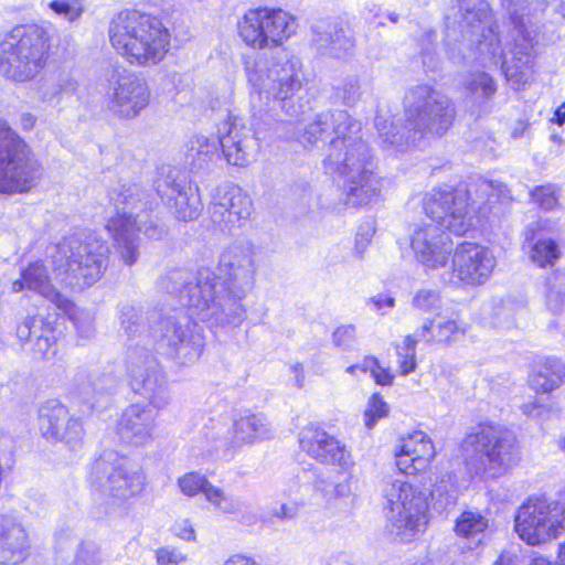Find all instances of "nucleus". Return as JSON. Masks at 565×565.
Listing matches in <instances>:
<instances>
[{"label": "nucleus", "mask_w": 565, "mask_h": 565, "mask_svg": "<svg viewBox=\"0 0 565 565\" xmlns=\"http://www.w3.org/2000/svg\"><path fill=\"white\" fill-rule=\"evenodd\" d=\"M49 7L55 14L70 22L77 20L84 12L83 0H53Z\"/></svg>", "instance_id": "603ef678"}, {"label": "nucleus", "mask_w": 565, "mask_h": 565, "mask_svg": "<svg viewBox=\"0 0 565 565\" xmlns=\"http://www.w3.org/2000/svg\"><path fill=\"white\" fill-rule=\"evenodd\" d=\"M311 44L324 57L344 60L353 55L355 41L341 21L319 20L311 25Z\"/></svg>", "instance_id": "a878e982"}, {"label": "nucleus", "mask_w": 565, "mask_h": 565, "mask_svg": "<svg viewBox=\"0 0 565 565\" xmlns=\"http://www.w3.org/2000/svg\"><path fill=\"white\" fill-rule=\"evenodd\" d=\"M29 537L22 523L12 515H0V564L17 565L28 555Z\"/></svg>", "instance_id": "c85d7f7f"}, {"label": "nucleus", "mask_w": 565, "mask_h": 565, "mask_svg": "<svg viewBox=\"0 0 565 565\" xmlns=\"http://www.w3.org/2000/svg\"><path fill=\"white\" fill-rule=\"evenodd\" d=\"M435 455L433 441L424 431L415 430L402 438L396 452V467L402 476L387 479L383 487L390 509L387 529L395 541L408 543L424 533L428 524V498L438 513L456 503L457 489L450 473L436 478L429 487L419 488L415 483L417 478L419 482L424 480Z\"/></svg>", "instance_id": "f03ea898"}, {"label": "nucleus", "mask_w": 565, "mask_h": 565, "mask_svg": "<svg viewBox=\"0 0 565 565\" xmlns=\"http://www.w3.org/2000/svg\"><path fill=\"white\" fill-rule=\"evenodd\" d=\"M520 309H522V306L518 305V307H514L513 302L510 299L500 300L499 305L495 306L494 311L495 323L504 328H510L511 326L514 324L515 315Z\"/></svg>", "instance_id": "5fc2aeb1"}, {"label": "nucleus", "mask_w": 565, "mask_h": 565, "mask_svg": "<svg viewBox=\"0 0 565 565\" xmlns=\"http://www.w3.org/2000/svg\"><path fill=\"white\" fill-rule=\"evenodd\" d=\"M356 340V329L353 324H343L338 327L333 334L332 341L335 347L343 350H351Z\"/></svg>", "instance_id": "13d9d810"}, {"label": "nucleus", "mask_w": 565, "mask_h": 565, "mask_svg": "<svg viewBox=\"0 0 565 565\" xmlns=\"http://www.w3.org/2000/svg\"><path fill=\"white\" fill-rule=\"evenodd\" d=\"M17 338L24 348L30 345L34 356L51 359L56 353V333L42 316L26 317L17 327Z\"/></svg>", "instance_id": "cd10ccee"}, {"label": "nucleus", "mask_w": 565, "mask_h": 565, "mask_svg": "<svg viewBox=\"0 0 565 565\" xmlns=\"http://www.w3.org/2000/svg\"><path fill=\"white\" fill-rule=\"evenodd\" d=\"M228 434L231 435V445L234 447L254 444L269 437L267 426H233Z\"/></svg>", "instance_id": "c03bdc74"}, {"label": "nucleus", "mask_w": 565, "mask_h": 565, "mask_svg": "<svg viewBox=\"0 0 565 565\" xmlns=\"http://www.w3.org/2000/svg\"><path fill=\"white\" fill-rule=\"evenodd\" d=\"M489 526L488 519L480 512L463 511L455 523V531L463 537L482 534Z\"/></svg>", "instance_id": "58836bf2"}, {"label": "nucleus", "mask_w": 565, "mask_h": 565, "mask_svg": "<svg viewBox=\"0 0 565 565\" xmlns=\"http://www.w3.org/2000/svg\"><path fill=\"white\" fill-rule=\"evenodd\" d=\"M75 545V535L73 532L68 529L61 530L55 534V558H54V565H74V563H68L66 556L68 552L73 550V546Z\"/></svg>", "instance_id": "3c124183"}, {"label": "nucleus", "mask_w": 565, "mask_h": 565, "mask_svg": "<svg viewBox=\"0 0 565 565\" xmlns=\"http://www.w3.org/2000/svg\"><path fill=\"white\" fill-rule=\"evenodd\" d=\"M437 33L434 30H427L419 40L420 57L423 66L427 72H435L439 67L440 58L436 52Z\"/></svg>", "instance_id": "37998d69"}, {"label": "nucleus", "mask_w": 565, "mask_h": 565, "mask_svg": "<svg viewBox=\"0 0 565 565\" xmlns=\"http://www.w3.org/2000/svg\"><path fill=\"white\" fill-rule=\"evenodd\" d=\"M404 340L415 348L418 343L422 342L426 344L435 343L433 321L427 319L419 328L414 331V333L406 335Z\"/></svg>", "instance_id": "bf43d9fd"}, {"label": "nucleus", "mask_w": 565, "mask_h": 565, "mask_svg": "<svg viewBox=\"0 0 565 565\" xmlns=\"http://www.w3.org/2000/svg\"><path fill=\"white\" fill-rule=\"evenodd\" d=\"M108 435L115 444L124 446H145L152 440L149 426H110Z\"/></svg>", "instance_id": "e433bc0d"}, {"label": "nucleus", "mask_w": 565, "mask_h": 565, "mask_svg": "<svg viewBox=\"0 0 565 565\" xmlns=\"http://www.w3.org/2000/svg\"><path fill=\"white\" fill-rule=\"evenodd\" d=\"M40 177L41 166L26 143L0 119V192H28Z\"/></svg>", "instance_id": "dca6fc26"}, {"label": "nucleus", "mask_w": 565, "mask_h": 565, "mask_svg": "<svg viewBox=\"0 0 565 565\" xmlns=\"http://www.w3.org/2000/svg\"><path fill=\"white\" fill-rule=\"evenodd\" d=\"M497 265L493 253L486 246L462 242L454 249L451 270L443 277L452 285L478 286L484 284Z\"/></svg>", "instance_id": "4be33fe9"}, {"label": "nucleus", "mask_w": 565, "mask_h": 565, "mask_svg": "<svg viewBox=\"0 0 565 565\" xmlns=\"http://www.w3.org/2000/svg\"><path fill=\"white\" fill-rule=\"evenodd\" d=\"M108 253V245L95 233H77L56 245L52 264L65 285L81 291L100 278Z\"/></svg>", "instance_id": "9b49d317"}, {"label": "nucleus", "mask_w": 565, "mask_h": 565, "mask_svg": "<svg viewBox=\"0 0 565 565\" xmlns=\"http://www.w3.org/2000/svg\"><path fill=\"white\" fill-rule=\"evenodd\" d=\"M531 196L545 211L553 210L557 204V198L552 186H539L531 192Z\"/></svg>", "instance_id": "680f3d73"}, {"label": "nucleus", "mask_w": 565, "mask_h": 565, "mask_svg": "<svg viewBox=\"0 0 565 565\" xmlns=\"http://www.w3.org/2000/svg\"><path fill=\"white\" fill-rule=\"evenodd\" d=\"M411 247L426 271L446 268L454 253L449 234L434 223H424L414 231Z\"/></svg>", "instance_id": "393cba45"}, {"label": "nucleus", "mask_w": 565, "mask_h": 565, "mask_svg": "<svg viewBox=\"0 0 565 565\" xmlns=\"http://www.w3.org/2000/svg\"><path fill=\"white\" fill-rule=\"evenodd\" d=\"M388 412L387 404L383 401V398L379 394H374L367 404L365 409V417L367 418L366 424H372L379 419H382L386 416Z\"/></svg>", "instance_id": "e2e57ef3"}, {"label": "nucleus", "mask_w": 565, "mask_h": 565, "mask_svg": "<svg viewBox=\"0 0 565 565\" xmlns=\"http://www.w3.org/2000/svg\"><path fill=\"white\" fill-rule=\"evenodd\" d=\"M411 305L423 315L438 316L443 308V300L437 290L423 288L414 294Z\"/></svg>", "instance_id": "79ce46f5"}, {"label": "nucleus", "mask_w": 565, "mask_h": 565, "mask_svg": "<svg viewBox=\"0 0 565 565\" xmlns=\"http://www.w3.org/2000/svg\"><path fill=\"white\" fill-rule=\"evenodd\" d=\"M361 130V122L348 111L329 109L318 114L297 137L305 147H319L329 140L323 168L342 179L340 200L349 207L366 205L381 193V180Z\"/></svg>", "instance_id": "7ed1b4c3"}, {"label": "nucleus", "mask_w": 565, "mask_h": 565, "mask_svg": "<svg viewBox=\"0 0 565 565\" xmlns=\"http://www.w3.org/2000/svg\"><path fill=\"white\" fill-rule=\"evenodd\" d=\"M298 439L300 448L310 457L323 463L347 465L344 446L320 426H303Z\"/></svg>", "instance_id": "bb28decb"}, {"label": "nucleus", "mask_w": 565, "mask_h": 565, "mask_svg": "<svg viewBox=\"0 0 565 565\" xmlns=\"http://www.w3.org/2000/svg\"><path fill=\"white\" fill-rule=\"evenodd\" d=\"M448 32L456 29L462 38L476 43L469 54L462 55L465 62H476L483 67L502 68L504 54L499 40L498 24L491 21V10L484 0H454L450 12L446 14Z\"/></svg>", "instance_id": "9d476101"}, {"label": "nucleus", "mask_w": 565, "mask_h": 565, "mask_svg": "<svg viewBox=\"0 0 565 565\" xmlns=\"http://www.w3.org/2000/svg\"><path fill=\"white\" fill-rule=\"evenodd\" d=\"M256 249L248 241L234 242L220 256L218 274L209 267L196 273L171 269L158 280V287L189 307L196 319L211 328L237 327L245 318L242 300L255 284Z\"/></svg>", "instance_id": "f257e3e1"}, {"label": "nucleus", "mask_w": 565, "mask_h": 565, "mask_svg": "<svg viewBox=\"0 0 565 565\" xmlns=\"http://www.w3.org/2000/svg\"><path fill=\"white\" fill-rule=\"evenodd\" d=\"M565 382V364L561 359L546 356L536 360L529 374V385L537 394H548Z\"/></svg>", "instance_id": "2f4dec72"}, {"label": "nucleus", "mask_w": 565, "mask_h": 565, "mask_svg": "<svg viewBox=\"0 0 565 565\" xmlns=\"http://www.w3.org/2000/svg\"><path fill=\"white\" fill-rule=\"evenodd\" d=\"M38 413L39 420L46 424H58L60 422L71 420L68 408L56 398H51L42 403Z\"/></svg>", "instance_id": "49530a36"}, {"label": "nucleus", "mask_w": 565, "mask_h": 565, "mask_svg": "<svg viewBox=\"0 0 565 565\" xmlns=\"http://www.w3.org/2000/svg\"><path fill=\"white\" fill-rule=\"evenodd\" d=\"M156 561L159 565H180L186 561V555L179 548L163 546L156 551Z\"/></svg>", "instance_id": "052dcab7"}, {"label": "nucleus", "mask_w": 565, "mask_h": 565, "mask_svg": "<svg viewBox=\"0 0 565 565\" xmlns=\"http://www.w3.org/2000/svg\"><path fill=\"white\" fill-rule=\"evenodd\" d=\"M109 201L116 215L106 224L122 263L132 266L139 257L138 233L150 239H162L167 227L150 212L157 205L139 184H121L109 192Z\"/></svg>", "instance_id": "423d86ee"}, {"label": "nucleus", "mask_w": 565, "mask_h": 565, "mask_svg": "<svg viewBox=\"0 0 565 565\" xmlns=\"http://www.w3.org/2000/svg\"><path fill=\"white\" fill-rule=\"evenodd\" d=\"M50 35L39 24L15 25L0 43V72L23 82L44 68L49 58Z\"/></svg>", "instance_id": "4468645a"}, {"label": "nucleus", "mask_w": 565, "mask_h": 565, "mask_svg": "<svg viewBox=\"0 0 565 565\" xmlns=\"http://www.w3.org/2000/svg\"><path fill=\"white\" fill-rule=\"evenodd\" d=\"M174 308L166 313L141 309L125 303L119 310V322L129 338L148 337L156 350L180 366L199 361L205 342L202 328L194 322L195 315L189 307Z\"/></svg>", "instance_id": "39448f33"}, {"label": "nucleus", "mask_w": 565, "mask_h": 565, "mask_svg": "<svg viewBox=\"0 0 565 565\" xmlns=\"http://www.w3.org/2000/svg\"><path fill=\"white\" fill-rule=\"evenodd\" d=\"M322 475L323 472L312 463H306L298 467L292 477L290 491H296L298 488L300 489L303 487H311L315 490L317 484L322 482Z\"/></svg>", "instance_id": "de8ad7c7"}, {"label": "nucleus", "mask_w": 565, "mask_h": 565, "mask_svg": "<svg viewBox=\"0 0 565 565\" xmlns=\"http://www.w3.org/2000/svg\"><path fill=\"white\" fill-rule=\"evenodd\" d=\"M180 490L182 493L189 497H193L200 492L204 493L207 499V490L210 488H215L212 486L205 476L200 475L198 472H189L184 475L178 481Z\"/></svg>", "instance_id": "09e8293b"}, {"label": "nucleus", "mask_w": 565, "mask_h": 565, "mask_svg": "<svg viewBox=\"0 0 565 565\" xmlns=\"http://www.w3.org/2000/svg\"><path fill=\"white\" fill-rule=\"evenodd\" d=\"M154 190L178 221L196 220L203 210L199 188L180 169L161 168L154 180Z\"/></svg>", "instance_id": "412c9836"}, {"label": "nucleus", "mask_w": 565, "mask_h": 565, "mask_svg": "<svg viewBox=\"0 0 565 565\" xmlns=\"http://www.w3.org/2000/svg\"><path fill=\"white\" fill-rule=\"evenodd\" d=\"M512 24L511 57H504L502 72L513 85H525L532 75L534 64V30L529 18L533 2L527 0H501Z\"/></svg>", "instance_id": "f3484780"}, {"label": "nucleus", "mask_w": 565, "mask_h": 565, "mask_svg": "<svg viewBox=\"0 0 565 565\" xmlns=\"http://www.w3.org/2000/svg\"><path fill=\"white\" fill-rule=\"evenodd\" d=\"M78 83L68 70L55 71L42 79L39 96L42 103L57 108L77 92Z\"/></svg>", "instance_id": "473e14b6"}, {"label": "nucleus", "mask_w": 565, "mask_h": 565, "mask_svg": "<svg viewBox=\"0 0 565 565\" xmlns=\"http://www.w3.org/2000/svg\"><path fill=\"white\" fill-rule=\"evenodd\" d=\"M108 34L115 51L134 66H154L170 49L171 35L161 19L137 10L119 12Z\"/></svg>", "instance_id": "6e6552de"}, {"label": "nucleus", "mask_w": 565, "mask_h": 565, "mask_svg": "<svg viewBox=\"0 0 565 565\" xmlns=\"http://www.w3.org/2000/svg\"><path fill=\"white\" fill-rule=\"evenodd\" d=\"M150 96L146 79L136 73L117 74L109 81L108 108L118 118L138 117L148 107Z\"/></svg>", "instance_id": "5701e85b"}, {"label": "nucleus", "mask_w": 565, "mask_h": 565, "mask_svg": "<svg viewBox=\"0 0 565 565\" xmlns=\"http://www.w3.org/2000/svg\"><path fill=\"white\" fill-rule=\"evenodd\" d=\"M244 68L252 87V99L257 96L260 102L265 99V104L273 99L289 116L302 113L303 105L295 100L303 83L299 58L285 51L270 57L265 53L245 55Z\"/></svg>", "instance_id": "1a4fd4ad"}, {"label": "nucleus", "mask_w": 565, "mask_h": 565, "mask_svg": "<svg viewBox=\"0 0 565 565\" xmlns=\"http://www.w3.org/2000/svg\"><path fill=\"white\" fill-rule=\"evenodd\" d=\"M556 224L550 218L540 217L529 223L524 230V243H533L530 258L539 267L553 266L559 258L561 250L557 243L552 238H539L541 233H552Z\"/></svg>", "instance_id": "c756f323"}, {"label": "nucleus", "mask_w": 565, "mask_h": 565, "mask_svg": "<svg viewBox=\"0 0 565 565\" xmlns=\"http://www.w3.org/2000/svg\"><path fill=\"white\" fill-rule=\"evenodd\" d=\"M259 139L243 119L227 114L226 119L217 126V138L199 136L191 142L189 157L195 169H209L210 163L221 158L220 148L227 163L246 167L256 159Z\"/></svg>", "instance_id": "f8f14e48"}, {"label": "nucleus", "mask_w": 565, "mask_h": 565, "mask_svg": "<svg viewBox=\"0 0 565 565\" xmlns=\"http://www.w3.org/2000/svg\"><path fill=\"white\" fill-rule=\"evenodd\" d=\"M43 438L51 443H64L71 449L81 444L84 429L83 426H42Z\"/></svg>", "instance_id": "4c0bfd02"}, {"label": "nucleus", "mask_w": 565, "mask_h": 565, "mask_svg": "<svg viewBox=\"0 0 565 565\" xmlns=\"http://www.w3.org/2000/svg\"><path fill=\"white\" fill-rule=\"evenodd\" d=\"M370 303L373 305L374 309L382 315H385L387 310L395 306V299L388 295L380 294L370 299Z\"/></svg>", "instance_id": "774afa93"}, {"label": "nucleus", "mask_w": 565, "mask_h": 565, "mask_svg": "<svg viewBox=\"0 0 565 565\" xmlns=\"http://www.w3.org/2000/svg\"><path fill=\"white\" fill-rule=\"evenodd\" d=\"M76 546L73 563L74 565H100L102 564V557H100V551L96 543L88 541V542H82L77 543V539L75 537V545Z\"/></svg>", "instance_id": "8fccbe9b"}, {"label": "nucleus", "mask_w": 565, "mask_h": 565, "mask_svg": "<svg viewBox=\"0 0 565 565\" xmlns=\"http://www.w3.org/2000/svg\"><path fill=\"white\" fill-rule=\"evenodd\" d=\"M374 228L371 223H366L361 225L359 232L355 237V253L360 256L365 252L369 244L371 243L372 236L374 234Z\"/></svg>", "instance_id": "69168bd1"}, {"label": "nucleus", "mask_w": 565, "mask_h": 565, "mask_svg": "<svg viewBox=\"0 0 565 565\" xmlns=\"http://www.w3.org/2000/svg\"><path fill=\"white\" fill-rule=\"evenodd\" d=\"M514 530L529 545L558 539L565 531V490L556 502L546 498H529L516 511Z\"/></svg>", "instance_id": "a211bd4d"}, {"label": "nucleus", "mask_w": 565, "mask_h": 565, "mask_svg": "<svg viewBox=\"0 0 565 565\" xmlns=\"http://www.w3.org/2000/svg\"><path fill=\"white\" fill-rule=\"evenodd\" d=\"M127 371L131 390L148 399L134 403L121 414L119 424H146L154 419L158 408L169 401L166 379L157 359L143 347L128 350Z\"/></svg>", "instance_id": "ddd939ff"}, {"label": "nucleus", "mask_w": 565, "mask_h": 565, "mask_svg": "<svg viewBox=\"0 0 565 565\" xmlns=\"http://www.w3.org/2000/svg\"><path fill=\"white\" fill-rule=\"evenodd\" d=\"M510 192L501 182L478 179L467 188H437L424 200V210L429 218L445 232L463 235L473 226L476 214L486 205L492 207L494 202H508Z\"/></svg>", "instance_id": "0eeeda50"}, {"label": "nucleus", "mask_w": 565, "mask_h": 565, "mask_svg": "<svg viewBox=\"0 0 565 565\" xmlns=\"http://www.w3.org/2000/svg\"><path fill=\"white\" fill-rule=\"evenodd\" d=\"M480 431L467 434L461 448L471 473L484 480L497 479L519 461L514 434L498 426H478Z\"/></svg>", "instance_id": "2eb2a0df"}, {"label": "nucleus", "mask_w": 565, "mask_h": 565, "mask_svg": "<svg viewBox=\"0 0 565 565\" xmlns=\"http://www.w3.org/2000/svg\"><path fill=\"white\" fill-rule=\"evenodd\" d=\"M433 321L435 343H450L465 335L466 329L456 319L436 316Z\"/></svg>", "instance_id": "ea45409f"}, {"label": "nucleus", "mask_w": 565, "mask_h": 565, "mask_svg": "<svg viewBox=\"0 0 565 565\" xmlns=\"http://www.w3.org/2000/svg\"><path fill=\"white\" fill-rule=\"evenodd\" d=\"M172 532L179 539L191 542L195 540V531L189 520H181L173 524Z\"/></svg>", "instance_id": "338daca9"}, {"label": "nucleus", "mask_w": 565, "mask_h": 565, "mask_svg": "<svg viewBox=\"0 0 565 565\" xmlns=\"http://www.w3.org/2000/svg\"><path fill=\"white\" fill-rule=\"evenodd\" d=\"M465 88L472 103L482 106L494 96L498 87L488 73L476 72L466 78Z\"/></svg>", "instance_id": "f704fd0d"}, {"label": "nucleus", "mask_w": 565, "mask_h": 565, "mask_svg": "<svg viewBox=\"0 0 565 565\" xmlns=\"http://www.w3.org/2000/svg\"><path fill=\"white\" fill-rule=\"evenodd\" d=\"M207 501L211 502L215 508L220 509L224 513H233L234 504L228 501L220 488H210L207 490Z\"/></svg>", "instance_id": "0e129e2a"}, {"label": "nucleus", "mask_w": 565, "mask_h": 565, "mask_svg": "<svg viewBox=\"0 0 565 565\" xmlns=\"http://www.w3.org/2000/svg\"><path fill=\"white\" fill-rule=\"evenodd\" d=\"M243 42L254 49L279 46L297 28L295 18L281 9L248 10L237 24Z\"/></svg>", "instance_id": "aec40b11"}, {"label": "nucleus", "mask_w": 565, "mask_h": 565, "mask_svg": "<svg viewBox=\"0 0 565 565\" xmlns=\"http://www.w3.org/2000/svg\"><path fill=\"white\" fill-rule=\"evenodd\" d=\"M526 420L554 422L559 418V408L555 404H539L536 402L520 406Z\"/></svg>", "instance_id": "a18cd8bd"}, {"label": "nucleus", "mask_w": 565, "mask_h": 565, "mask_svg": "<svg viewBox=\"0 0 565 565\" xmlns=\"http://www.w3.org/2000/svg\"><path fill=\"white\" fill-rule=\"evenodd\" d=\"M362 366L370 372L376 384L385 386L393 383L394 376L387 369L380 365L376 358L365 356Z\"/></svg>", "instance_id": "6e6d98bb"}, {"label": "nucleus", "mask_w": 565, "mask_h": 565, "mask_svg": "<svg viewBox=\"0 0 565 565\" xmlns=\"http://www.w3.org/2000/svg\"><path fill=\"white\" fill-rule=\"evenodd\" d=\"M396 350L401 374L407 375L414 372L416 369V348L404 340L403 344L398 345Z\"/></svg>", "instance_id": "4d7b16f0"}, {"label": "nucleus", "mask_w": 565, "mask_h": 565, "mask_svg": "<svg viewBox=\"0 0 565 565\" xmlns=\"http://www.w3.org/2000/svg\"><path fill=\"white\" fill-rule=\"evenodd\" d=\"M146 477L139 469H130L128 459L115 449H104L88 468L90 486L119 501L141 493Z\"/></svg>", "instance_id": "6ab92c4d"}, {"label": "nucleus", "mask_w": 565, "mask_h": 565, "mask_svg": "<svg viewBox=\"0 0 565 565\" xmlns=\"http://www.w3.org/2000/svg\"><path fill=\"white\" fill-rule=\"evenodd\" d=\"M253 211L250 198L237 185L218 186L213 195L210 215L213 224L223 233L241 228Z\"/></svg>", "instance_id": "b1692460"}, {"label": "nucleus", "mask_w": 565, "mask_h": 565, "mask_svg": "<svg viewBox=\"0 0 565 565\" xmlns=\"http://www.w3.org/2000/svg\"><path fill=\"white\" fill-rule=\"evenodd\" d=\"M299 513V507L295 502H282L273 507L270 516L263 520L264 524L274 525L276 521L290 522L294 521Z\"/></svg>", "instance_id": "864d4df0"}, {"label": "nucleus", "mask_w": 565, "mask_h": 565, "mask_svg": "<svg viewBox=\"0 0 565 565\" xmlns=\"http://www.w3.org/2000/svg\"><path fill=\"white\" fill-rule=\"evenodd\" d=\"M456 116L454 103L427 84L411 87L404 96V121L388 122L382 114L374 125L381 148L388 152H404L425 138L441 137L452 126Z\"/></svg>", "instance_id": "20e7f679"}, {"label": "nucleus", "mask_w": 565, "mask_h": 565, "mask_svg": "<svg viewBox=\"0 0 565 565\" xmlns=\"http://www.w3.org/2000/svg\"><path fill=\"white\" fill-rule=\"evenodd\" d=\"M114 388V379L109 375H102L78 384L77 394L90 409H100L108 404Z\"/></svg>", "instance_id": "72a5a7b5"}, {"label": "nucleus", "mask_w": 565, "mask_h": 565, "mask_svg": "<svg viewBox=\"0 0 565 565\" xmlns=\"http://www.w3.org/2000/svg\"><path fill=\"white\" fill-rule=\"evenodd\" d=\"M23 289L39 292L58 308L67 307L68 300L51 285L47 270L41 262H34L22 269L21 279L13 281V292H20Z\"/></svg>", "instance_id": "7c9ffc66"}, {"label": "nucleus", "mask_w": 565, "mask_h": 565, "mask_svg": "<svg viewBox=\"0 0 565 565\" xmlns=\"http://www.w3.org/2000/svg\"><path fill=\"white\" fill-rule=\"evenodd\" d=\"M367 93V85L358 76L349 75L333 87V98L348 107H354Z\"/></svg>", "instance_id": "c9c22d12"}, {"label": "nucleus", "mask_w": 565, "mask_h": 565, "mask_svg": "<svg viewBox=\"0 0 565 565\" xmlns=\"http://www.w3.org/2000/svg\"><path fill=\"white\" fill-rule=\"evenodd\" d=\"M546 305L553 313L565 311V273L556 271L547 278Z\"/></svg>", "instance_id": "a19ab883"}]
</instances>
